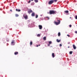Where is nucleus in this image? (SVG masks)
Segmentation results:
<instances>
[{
    "mask_svg": "<svg viewBox=\"0 0 77 77\" xmlns=\"http://www.w3.org/2000/svg\"><path fill=\"white\" fill-rule=\"evenodd\" d=\"M49 14L51 15L52 14H56L57 11L54 10H51L49 11Z\"/></svg>",
    "mask_w": 77,
    "mask_h": 77,
    "instance_id": "nucleus-1",
    "label": "nucleus"
},
{
    "mask_svg": "<svg viewBox=\"0 0 77 77\" xmlns=\"http://www.w3.org/2000/svg\"><path fill=\"white\" fill-rule=\"evenodd\" d=\"M60 23V20H57V22L54 21V23L56 25H59Z\"/></svg>",
    "mask_w": 77,
    "mask_h": 77,
    "instance_id": "nucleus-2",
    "label": "nucleus"
},
{
    "mask_svg": "<svg viewBox=\"0 0 77 77\" xmlns=\"http://www.w3.org/2000/svg\"><path fill=\"white\" fill-rule=\"evenodd\" d=\"M53 3H54V1H53V0H51L49 2H48V4L49 5H52V4H53Z\"/></svg>",
    "mask_w": 77,
    "mask_h": 77,
    "instance_id": "nucleus-3",
    "label": "nucleus"
},
{
    "mask_svg": "<svg viewBox=\"0 0 77 77\" xmlns=\"http://www.w3.org/2000/svg\"><path fill=\"white\" fill-rule=\"evenodd\" d=\"M23 17L24 18H25V19H26V20H27V15H23Z\"/></svg>",
    "mask_w": 77,
    "mask_h": 77,
    "instance_id": "nucleus-4",
    "label": "nucleus"
},
{
    "mask_svg": "<svg viewBox=\"0 0 77 77\" xmlns=\"http://www.w3.org/2000/svg\"><path fill=\"white\" fill-rule=\"evenodd\" d=\"M38 27H39V29H40V30H41V29H42V25H39L38 26Z\"/></svg>",
    "mask_w": 77,
    "mask_h": 77,
    "instance_id": "nucleus-5",
    "label": "nucleus"
},
{
    "mask_svg": "<svg viewBox=\"0 0 77 77\" xmlns=\"http://www.w3.org/2000/svg\"><path fill=\"white\" fill-rule=\"evenodd\" d=\"M11 45H15V42L14 41V40H13V41L11 42Z\"/></svg>",
    "mask_w": 77,
    "mask_h": 77,
    "instance_id": "nucleus-6",
    "label": "nucleus"
},
{
    "mask_svg": "<svg viewBox=\"0 0 77 77\" xmlns=\"http://www.w3.org/2000/svg\"><path fill=\"white\" fill-rule=\"evenodd\" d=\"M33 11H32V10L30 9L28 11V13L29 14H30V13H32Z\"/></svg>",
    "mask_w": 77,
    "mask_h": 77,
    "instance_id": "nucleus-7",
    "label": "nucleus"
},
{
    "mask_svg": "<svg viewBox=\"0 0 77 77\" xmlns=\"http://www.w3.org/2000/svg\"><path fill=\"white\" fill-rule=\"evenodd\" d=\"M73 49L74 50H75V49H76V48L75 46V45H73Z\"/></svg>",
    "mask_w": 77,
    "mask_h": 77,
    "instance_id": "nucleus-8",
    "label": "nucleus"
},
{
    "mask_svg": "<svg viewBox=\"0 0 77 77\" xmlns=\"http://www.w3.org/2000/svg\"><path fill=\"white\" fill-rule=\"evenodd\" d=\"M31 15L32 17H34V16L35 15V13H32L31 14Z\"/></svg>",
    "mask_w": 77,
    "mask_h": 77,
    "instance_id": "nucleus-9",
    "label": "nucleus"
},
{
    "mask_svg": "<svg viewBox=\"0 0 77 77\" xmlns=\"http://www.w3.org/2000/svg\"><path fill=\"white\" fill-rule=\"evenodd\" d=\"M52 56L53 57V58H54V57H55V55H54V53H52Z\"/></svg>",
    "mask_w": 77,
    "mask_h": 77,
    "instance_id": "nucleus-10",
    "label": "nucleus"
},
{
    "mask_svg": "<svg viewBox=\"0 0 77 77\" xmlns=\"http://www.w3.org/2000/svg\"><path fill=\"white\" fill-rule=\"evenodd\" d=\"M16 11H17V12H20V11H21V10L19 9L18 10L17 9H16Z\"/></svg>",
    "mask_w": 77,
    "mask_h": 77,
    "instance_id": "nucleus-11",
    "label": "nucleus"
},
{
    "mask_svg": "<svg viewBox=\"0 0 77 77\" xmlns=\"http://www.w3.org/2000/svg\"><path fill=\"white\" fill-rule=\"evenodd\" d=\"M56 41L57 42H60V40H59V39H57Z\"/></svg>",
    "mask_w": 77,
    "mask_h": 77,
    "instance_id": "nucleus-12",
    "label": "nucleus"
},
{
    "mask_svg": "<svg viewBox=\"0 0 77 77\" xmlns=\"http://www.w3.org/2000/svg\"><path fill=\"white\" fill-rule=\"evenodd\" d=\"M18 54V52H15L14 53V54L15 55H17V54Z\"/></svg>",
    "mask_w": 77,
    "mask_h": 77,
    "instance_id": "nucleus-13",
    "label": "nucleus"
},
{
    "mask_svg": "<svg viewBox=\"0 0 77 77\" xmlns=\"http://www.w3.org/2000/svg\"><path fill=\"white\" fill-rule=\"evenodd\" d=\"M46 38H47L46 37H44V38H43V39L44 40V41H45L46 40Z\"/></svg>",
    "mask_w": 77,
    "mask_h": 77,
    "instance_id": "nucleus-14",
    "label": "nucleus"
},
{
    "mask_svg": "<svg viewBox=\"0 0 77 77\" xmlns=\"http://www.w3.org/2000/svg\"><path fill=\"white\" fill-rule=\"evenodd\" d=\"M64 12H65V13H66L67 14H68V12H69V11H64Z\"/></svg>",
    "mask_w": 77,
    "mask_h": 77,
    "instance_id": "nucleus-15",
    "label": "nucleus"
},
{
    "mask_svg": "<svg viewBox=\"0 0 77 77\" xmlns=\"http://www.w3.org/2000/svg\"><path fill=\"white\" fill-rule=\"evenodd\" d=\"M60 36V32H59L58 33V36Z\"/></svg>",
    "mask_w": 77,
    "mask_h": 77,
    "instance_id": "nucleus-16",
    "label": "nucleus"
},
{
    "mask_svg": "<svg viewBox=\"0 0 77 77\" xmlns=\"http://www.w3.org/2000/svg\"><path fill=\"white\" fill-rule=\"evenodd\" d=\"M34 1L35 3H38V0H34Z\"/></svg>",
    "mask_w": 77,
    "mask_h": 77,
    "instance_id": "nucleus-17",
    "label": "nucleus"
},
{
    "mask_svg": "<svg viewBox=\"0 0 77 77\" xmlns=\"http://www.w3.org/2000/svg\"><path fill=\"white\" fill-rule=\"evenodd\" d=\"M32 44H33V42H30V45H32Z\"/></svg>",
    "mask_w": 77,
    "mask_h": 77,
    "instance_id": "nucleus-18",
    "label": "nucleus"
},
{
    "mask_svg": "<svg viewBox=\"0 0 77 77\" xmlns=\"http://www.w3.org/2000/svg\"><path fill=\"white\" fill-rule=\"evenodd\" d=\"M53 1H54V2H55V3L56 2H57V0H53Z\"/></svg>",
    "mask_w": 77,
    "mask_h": 77,
    "instance_id": "nucleus-19",
    "label": "nucleus"
},
{
    "mask_svg": "<svg viewBox=\"0 0 77 77\" xmlns=\"http://www.w3.org/2000/svg\"><path fill=\"white\" fill-rule=\"evenodd\" d=\"M72 51H70L69 54H72Z\"/></svg>",
    "mask_w": 77,
    "mask_h": 77,
    "instance_id": "nucleus-20",
    "label": "nucleus"
},
{
    "mask_svg": "<svg viewBox=\"0 0 77 77\" xmlns=\"http://www.w3.org/2000/svg\"><path fill=\"white\" fill-rule=\"evenodd\" d=\"M52 43V42L51 41L49 42V44H51Z\"/></svg>",
    "mask_w": 77,
    "mask_h": 77,
    "instance_id": "nucleus-21",
    "label": "nucleus"
},
{
    "mask_svg": "<svg viewBox=\"0 0 77 77\" xmlns=\"http://www.w3.org/2000/svg\"><path fill=\"white\" fill-rule=\"evenodd\" d=\"M37 36L38 37H40V36H41V35H40V34H38L37 35Z\"/></svg>",
    "mask_w": 77,
    "mask_h": 77,
    "instance_id": "nucleus-22",
    "label": "nucleus"
},
{
    "mask_svg": "<svg viewBox=\"0 0 77 77\" xmlns=\"http://www.w3.org/2000/svg\"><path fill=\"white\" fill-rule=\"evenodd\" d=\"M18 16H19L18 14H16V17H18Z\"/></svg>",
    "mask_w": 77,
    "mask_h": 77,
    "instance_id": "nucleus-23",
    "label": "nucleus"
},
{
    "mask_svg": "<svg viewBox=\"0 0 77 77\" xmlns=\"http://www.w3.org/2000/svg\"><path fill=\"white\" fill-rule=\"evenodd\" d=\"M38 17V15H36V18H37Z\"/></svg>",
    "mask_w": 77,
    "mask_h": 77,
    "instance_id": "nucleus-24",
    "label": "nucleus"
},
{
    "mask_svg": "<svg viewBox=\"0 0 77 77\" xmlns=\"http://www.w3.org/2000/svg\"><path fill=\"white\" fill-rule=\"evenodd\" d=\"M31 1L30 0H29V2H28V3H30Z\"/></svg>",
    "mask_w": 77,
    "mask_h": 77,
    "instance_id": "nucleus-25",
    "label": "nucleus"
},
{
    "mask_svg": "<svg viewBox=\"0 0 77 77\" xmlns=\"http://www.w3.org/2000/svg\"><path fill=\"white\" fill-rule=\"evenodd\" d=\"M75 19H76V20H77V16H76L75 17Z\"/></svg>",
    "mask_w": 77,
    "mask_h": 77,
    "instance_id": "nucleus-26",
    "label": "nucleus"
},
{
    "mask_svg": "<svg viewBox=\"0 0 77 77\" xmlns=\"http://www.w3.org/2000/svg\"><path fill=\"white\" fill-rule=\"evenodd\" d=\"M62 44H60V47H62Z\"/></svg>",
    "mask_w": 77,
    "mask_h": 77,
    "instance_id": "nucleus-27",
    "label": "nucleus"
},
{
    "mask_svg": "<svg viewBox=\"0 0 77 77\" xmlns=\"http://www.w3.org/2000/svg\"><path fill=\"white\" fill-rule=\"evenodd\" d=\"M67 35V36H68V37H69V36H70L69 35H68V34Z\"/></svg>",
    "mask_w": 77,
    "mask_h": 77,
    "instance_id": "nucleus-28",
    "label": "nucleus"
},
{
    "mask_svg": "<svg viewBox=\"0 0 77 77\" xmlns=\"http://www.w3.org/2000/svg\"><path fill=\"white\" fill-rule=\"evenodd\" d=\"M69 26L70 27H71L72 26L71 25H70Z\"/></svg>",
    "mask_w": 77,
    "mask_h": 77,
    "instance_id": "nucleus-29",
    "label": "nucleus"
},
{
    "mask_svg": "<svg viewBox=\"0 0 77 77\" xmlns=\"http://www.w3.org/2000/svg\"><path fill=\"white\" fill-rule=\"evenodd\" d=\"M75 33H77V31H75Z\"/></svg>",
    "mask_w": 77,
    "mask_h": 77,
    "instance_id": "nucleus-30",
    "label": "nucleus"
},
{
    "mask_svg": "<svg viewBox=\"0 0 77 77\" xmlns=\"http://www.w3.org/2000/svg\"><path fill=\"white\" fill-rule=\"evenodd\" d=\"M70 44V42H68V44Z\"/></svg>",
    "mask_w": 77,
    "mask_h": 77,
    "instance_id": "nucleus-31",
    "label": "nucleus"
},
{
    "mask_svg": "<svg viewBox=\"0 0 77 77\" xmlns=\"http://www.w3.org/2000/svg\"><path fill=\"white\" fill-rule=\"evenodd\" d=\"M10 11L11 12H12V9H10Z\"/></svg>",
    "mask_w": 77,
    "mask_h": 77,
    "instance_id": "nucleus-32",
    "label": "nucleus"
},
{
    "mask_svg": "<svg viewBox=\"0 0 77 77\" xmlns=\"http://www.w3.org/2000/svg\"><path fill=\"white\" fill-rule=\"evenodd\" d=\"M50 44H49L48 45V46H50Z\"/></svg>",
    "mask_w": 77,
    "mask_h": 77,
    "instance_id": "nucleus-33",
    "label": "nucleus"
},
{
    "mask_svg": "<svg viewBox=\"0 0 77 77\" xmlns=\"http://www.w3.org/2000/svg\"><path fill=\"white\" fill-rule=\"evenodd\" d=\"M47 18H48V19H50V18L48 17H47Z\"/></svg>",
    "mask_w": 77,
    "mask_h": 77,
    "instance_id": "nucleus-34",
    "label": "nucleus"
},
{
    "mask_svg": "<svg viewBox=\"0 0 77 77\" xmlns=\"http://www.w3.org/2000/svg\"><path fill=\"white\" fill-rule=\"evenodd\" d=\"M38 45H37V46H36V47H38Z\"/></svg>",
    "mask_w": 77,
    "mask_h": 77,
    "instance_id": "nucleus-35",
    "label": "nucleus"
},
{
    "mask_svg": "<svg viewBox=\"0 0 77 77\" xmlns=\"http://www.w3.org/2000/svg\"><path fill=\"white\" fill-rule=\"evenodd\" d=\"M34 0H31V1H33Z\"/></svg>",
    "mask_w": 77,
    "mask_h": 77,
    "instance_id": "nucleus-36",
    "label": "nucleus"
},
{
    "mask_svg": "<svg viewBox=\"0 0 77 77\" xmlns=\"http://www.w3.org/2000/svg\"><path fill=\"white\" fill-rule=\"evenodd\" d=\"M68 48H69V46H68Z\"/></svg>",
    "mask_w": 77,
    "mask_h": 77,
    "instance_id": "nucleus-37",
    "label": "nucleus"
},
{
    "mask_svg": "<svg viewBox=\"0 0 77 77\" xmlns=\"http://www.w3.org/2000/svg\"><path fill=\"white\" fill-rule=\"evenodd\" d=\"M70 18H71V17H70Z\"/></svg>",
    "mask_w": 77,
    "mask_h": 77,
    "instance_id": "nucleus-38",
    "label": "nucleus"
},
{
    "mask_svg": "<svg viewBox=\"0 0 77 77\" xmlns=\"http://www.w3.org/2000/svg\"><path fill=\"white\" fill-rule=\"evenodd\" d=\"M39 46H40V45H39Z\"/></svg>",
    "mask_w": 77,
    "mask_h": 77,
    "instance_id": "nucleus-39",
    "label": "nucleus"
}]
</instances>
